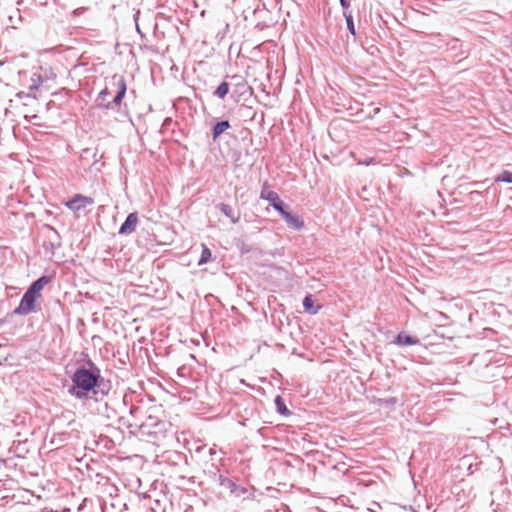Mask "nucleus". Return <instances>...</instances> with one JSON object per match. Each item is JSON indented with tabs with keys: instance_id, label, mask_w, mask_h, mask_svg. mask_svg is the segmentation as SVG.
Masks as SVG:
<instances>
[{
	"instance_id": "nucleus-1",
	"label": "nucleus",
	"mask_w": 512,
	"mask_h": 512,
	"mask_svg": "<svg viewBox=\"0 0 512 512\" xmlns=\"http://www.w3.org/2000/svg\"><path fill=\"white\" fill-rule=\"evenodd\" d=\"M111 390V384L101 375L100 368L88 359L85 364L76 367L71 375L68 394L75 399L102 401Z\"/></svg>"
},
{
	"instance_id": "nucleus-2",
	"label": "nucleus",
	"mask_w": 512,
	"mask_h": 512,
	"mask_svg": "<svg viewBox=\"0 0 512 512\" xmlns=\"http://www.w3.org/2000/svg\"><path fill=\"white\" fill-rule=\"evenodd\" d=\"M112 85L116 88V94L111 100L112 111H117L123 116H128L126 109H122L121 104L127 92V84L125 77L122 75L115 74L111 78ZM126 108V105H124Z\"/></svg>"
},
{
	"instance_id": "nucleus-3",
	"label": "nucleus",
	"mask_w": 512,
	"mask_h": 512,
	"mask_svg": "<svg viewBox=\"0 0 512 512\" xmlns=\"http://www.w3.org/2000/svg\"><path fill=\"white\" fill-rule=\"evenodd\" d=\"M45 231V240L43 242V248L47 254L54 256L57 249L62 246V240L59 232L51 225H43Z\"/></svg>"
},
{
	"instance_id": "nucleus-4",
	"label": "nucleus",
	"mask_w": 512,
	"mask_h": 512,
	"mask_svg": "<svg viewBox=\"0 0 512 512\" xmlns=\"http://www.w3.org/2000/svg\"><path fill=\"white\" fill-rule=\"evenodd\" d=\"M219 486L227 489L231 496L233 497H241L244 496V499L253 500L255 495L253 492H250L246 487L237 484L233 479L224 477L221 479Z\"/></svg>"
},
{
	"instance_id": "nucleus-5",
	"label": "nucleus",
	"mask_w": 512,
	"mask_h": 512,
	"mask_svg": "<svg viewBox=\"0 0 512 512\" xmlns=\"http://www.w3.org/2000/svg\"><path fill=\"white\" fill-rule=\"evenodd\" d=\"M37 297L27 293L23 294L19 305L13 310V315H28L33 312H37L36 301Z\"/></svg>"
},
{
	"instance_id": "nucleus-6",
	"label": "nucleus",
	"mask_w": 512,
	"mask_h": 512,
	"mask_svg": "<svg viewBox=\"0 0 512 512\" xmlns=\"http://www.w3.org/2000/svg\"><path fill=\"white\" fill-rule=\"evenodd\" d=\"M260 198L268 201L269 205L273 207V209L278 213L284 208H287L286 204L280 199L279 195L275 191L268 189L267 182H264L263 184Z\"/></svg>"
},
{
	"instance_id": "nucleus-7",
	"label": "nucleus",
	"mask_w": 512,
	"mask_h": 512,
	"mask_svg": "<svg viewBox=\"0 0 512 512\" xmlns=\"http://www.w3.org/2000/svg\"><path fill=\"white\" fill-rule=\"evenodd\" d=\"M94 203L93 198L84 196L82 194H75L67 203L66 206L71 211L77 212L81 209H84L88 205H92Z\"/></svg>"
},
{
	"instance_id": "nucleus-8",
	"label": "nucleus",
	"mask_w": 512,
	"mask_h": 512,
	"mask_svg": "<svg viewBox=\"0 0 512 512\" xmlns=\"http://www.w3.org/2000/svg\"><path fill=\"white\" fill-rule=\"evenodd\" d=\"M138 213L132 212L128 214L125 221L121 224L118 233L120 235H130L135 232L137 224H138Z\"/></svg>"
},
{
	"instance_id": "nucleus-9",
	"label": "nucleus",
	"mask_w": 512,
	"mask_h": 512,
	"mask_svg": "<svg viewBox=\"0 0 512 512\" xmlns=\"http://www.w3.org/2000/svg\"><path fill=\"white\" fill-rule=\"evenodd\" d=\"M279 214L283 217L286 224L293 228L294 230L300 231L304 228V221L297 215L289 212L287 208H284L279 212Z\"/></svg>"
},
{
	"instance_id": "nucleus-10",
	"label": "nucleus",
	"mask_w": 512,
	"mask_h": 512,
	"mask_svg": "<svg viewBox=\"0 0 512 512\" xmlns=\"http://www.w3.org/2000/svg\"><path fill=\"white\" fill-rule=\"evenodd\" d=\"M51 278L47 275H42L38 279L34 280L28 289L26 290L27 293L39 298L41 296V291L44 288L46 284L50 282Z\"/></svg>"
},
{
	"instance_id": "nucleus-11",
	"label": "nucleus",
	"mask_w": 512,
	"mask_h": 512,
	"mask_svg": "<svg viewBox=\"0 0 512 512\" xmlns=\"http://www.w3.org/2000/svg\"><path fill=\"white\" fill-rule=\"evenodd\" d=\"M110 94L108 87L102 89L95 99V106L102 110H112L111 100L107 99Z\"/></svg>"
},
{
	"instance_id": "nucleus-12",
	"label": "nucleus",
	"mask_w": 512,
	"mask_h": 512,
	"mask_svg": "<svg viewBox=\"0 0 512 512\" xmlns=\"http://www.w3.org/2000/svg\"><path fill=\"white\" fill-rule=\"evenodd\" d=\"M393 344L404 347V346H413L420 343L419 338L415 336H411L406 334L405 332H399L394 340L392 341Z\"/></svg>"
},
{
	"instance_id": "nucleus-13",
	"label": "nucleus",
	"mask_w": 512,
	"mask_h": 512,
	"mask_svg": "<svg viewBox=\"0 0 512 512\" xmlns=\"http://www.w3.org/2000/svg\"><path fill=\"white\" fill-rule=\"evenodd\" d=\"M231 127V124L228 120H220L217 121L211 129L212 133V139L215 141L217 140L222 133H224L226 130H228Z\"/></svg>"
},
{
	"instance_id": "nucleus-14",
	"label": "nucleus",
	"mask_w": 512,
	"mask_h": 512,
	"mask_svg": "<svg viewBox=\"0 0 512 512\" xmlns=\"http://www.w3.org/2000/svg\"><path fill=\"white\" fill-rule=\"evenodd\" d=\"M205 475L212 481L220 484L221 479H224V475L221 473L220 468L215 464H210L204 469Z\"/></svg>"
},
{
	"instance_id": "nucleus-15",
	"label": "nucleus",
	"mask_w": 512,
	"mask_h": 512,
	"mask_svg": "<svg viewBox=\"0 0 512 512\" xmlns=\"http://www.w3.org/2000/svg\"><path fill=\"white\" fill-rule=\"evenodd\" d=\"M232 80L236 81L234 83L233 93L243 95L250 89V87L248 86L247 82L243 79V77L239 75H233Z\"/></svg>"
},
{
	"instance_id": "nucleus-16",
	"label": "nucleus",
	"mask_w": 512,
	"mask_h": 512,
	"mask_svg": "<svg viewBox=\"0 0 512 512\" xmlns=\"http://www.w3.org/2000/svg\"><path fill=\"white\" fill-rule=\"evenodd\" d=\"M217 207L227 218L232 221V223L236 224L239 222V215L235 214L233 208L229 204L219 203Z\"/></svg>"
},
{
	"instance_id": "nucleus-17",
	"label": "nucleus",
	"mask_w": 512,
	"mask_h": 512,
	"mask_svg": "<svg viewBox=\"0 0 512 512\" xmlns=\"http://www.w3.org/2000/svg\"><path fill=\"white\" fill-rule=\"evenodd\" d=\"M302 305L305 311L311 315L317 314L321 308L320 306L314 305V300L311 294H308L304 297Z\"/></svg>"
},
{
	"instance_id": "nucleus-18",
	"label": "nucleus",
	"mask_w": 512,
	"mask_h": 512,
	"mask_svg": "<svg viewBox=\"0 0 512 512\" xmlns=\"http://www.w3.org/2000/svg\"><path fill=\"white\" fill-rule=\"evenodd\" d=\"M230 91V83L223 81L213 92V95L221 100H224Z\"/></svg>"
},
{
	"instance_id": "nucleus-19",
	"label": "nucleus",
	"mask_w": 512,
	"mask_h": 512,
	"mask_svg": "<svg viewBox=\"0 0 512 512\" xmlns=\"http://www.w3.org/2000/svg\"><path fill=\"white\" fill-rule=\"evenodd\" d=\"M343 16L345 18L346 26H347L349 33L353 37H356V29H355V24H354V20H353L351 11H344Z\"/></svg>"
},
{
	"instance_id": "nucleus-20",
	"label": "nucleus",
	"mask_w": 512,
	"mask_h": 512,
	"mask_svg": "<svg viewBox=\"0 0 512 512\" xmlns=\"http://www.w3.org/2000/svg\"><path fill=\"white\" fill-rule=\"evenodd\" d=\"M274 402H275V405H276V408H277V412L280 415L287 416V415L291 414V412L287 408V406L284 403V400H283V398L281 396H276Z\"/></svg>"
},
{
	"instance_id": "nucleus-21",
	"label": "nucleus",
	"mask_w": 512,
	"mask_h": 512,
	"mask_svg": "<svg viewBox=\"0 0 512 512\" xmlns=\"http://www.w3.org/2000/svg\"><path fill=\"white\" fill-rule=\"evenodd\" d=\"M211 259H212V252H211V250L205 244H202V251H201L200 258L198 260V265L206 264Z\"/></svg>"
},
{
	"instance_id": "nucleus-22",
	"label": "nucleus",
	"mask_w": 512,
	"mask_h": 512,
	"mask_svg": "<svg viewBox=\"0 0 512 512\" xmlns=\"http://www.w3.org/2000/svg\"><path fill=\"white\" fill-rule=\"evenodd\" d=\"M42 83H43L42 76L38 73H33L31 76V84L29 86V91L33 92V91L38 90V88L42 85Z\"/></svg>"
},
{
	"instance_id": "nucleus-23",
	"label": "nucleus",
	"mask_w": 512,
	"mask_h": 512,
	"mask_svg": "<svg viewBox=\"0 0 512 512\" xmlns=\"http://www.w3.org/2000/svg\"><path fill=\"white\" fill-rule=\"evenodd\" d=\"M495 181L512 184V172L508 170L502 171L496 176Z\"/></svg>"
},
{
	"instance_id": "nucleus-24",
	"label": "nucleus",
	"mask_w": 512,
	"mask_h": 512,
	"mask_svg": "<svg viewBox=\"0 0 512 512\" xmlns=\"http://www.w3.org/2000/svg\"><path fill=\"white\" fill-rule=\"evenodd\" d=\"M30 3H35L40 6H45L47 4V0H18V2H17L18 5H25V4H30Z\"/></svg>"
},
{
	"instance_id": "nucleus-25",
	"label": "nucleus",
	"mask_w": 512,
	"mask_h": 512,
	"mask_svg": "<svg viewBox=\"0 0 512 512\" xmlns=\"http://www.w3.org/2000/svg\"><path fill=\"white\" fill-rule=\"evenodd\" d=\"M129 413L132 417L136 418L138 414L142 413V409L139 406L131 405Z\"/></svg>"
},
{
	"instance_id": "nucleus-26",
	"label": "nucleus",
	"mask_w": 512,
	"mask_h": 512,
	"mask_svg": "<svg viewBox=\"0 0 512 512\" xmlns=\"http://www.w3.org/2000/svg\"><path fill=\"white\" fill-rule=\"evenodd\" d=\"M86 10H87V8H86V7H79V8H76V9H74V10L71 12V17H72V18L78 17V16L82 15Z\"/></svg>"
},
{
	"instance_id": "nucleus-27",
	"label": "nucleus",
	"mask_w": 512,
	"mask_h": 512,
	"mask_svg": "<svg viewBox=\"0 0 512 512\" xmlns=\"http://www.w3.org/2000/svg\"><path fill=\"white\" fill-rule=\"evenodd\" d=\"M120 421H122V423H123L124 425H126L128 428H131V427H134V426H135V427H138V428H142V427H143V423H140V424H139V423H137V422H135V423H131V422H129L128 420L126 421L124 418H121V419H120Z\"/></svg>"
},
{
	"instance_id": "nucleus-28",
	"label": "nucleus",
	"mask_w": 512,
	"mask_h": 512,
	"mask_svg": "<svg viewBox=\"0 0 512 512\" xmlns=\"http://www.w3.org/2000/svg\"><path fill=\"white\" fill-rule=\"evenodd\" d=\"M340 6L344 11H349L350 8V1L349 0H339Z\"/></svg>"
},
{
	"instance_id": "nucleus-29",
	"label": "nucleus",
	"mask_w": 512,
	"mask_h": 512,
	"mask_svg": "<svg viewBox=\"0 0 512 512\" xmlns=\"http://www.w3.org/2000/svg\"><path fill=\"white\" fill-rule=\"evenodd\" d=\"M215 454H216V445H213V447H211L209 449V455L214 456Z\"/></svg>"
},
{
	"instance_id": "nucleus-30",
	"label": "nucleus",
	"mask_w": 512,
	"mask_h": 512,
	"mask_svg": "<svg viewBox=\"0 0 512 512\" xmlns=\"http://www.w3.org/2000/svg\"><path fill=\"white\" fill-rule=\"evenodd\" d=\"M41 512H59V511L58 510L50 509V510H44V511H41Z\"/></svg>"
},
{
	"instance_id": "nucleus-31",
	"label": "nucleus",
	"mask_w": 512,
	"mask_h": 512,
	"mask_svg": "<svg viewBox=\"0 0 512 512\" xmlns=\"http://www.w3.org/2000/svg\"><path fill=\"white\" fill-rule=\"evenodd\" d=\"M5 320L4 319H0V327L4 324Z\"/></svg>"
},
{
	"instance_id": "nucleus-32",
	"label": "nucleus",
	"mask_w": 512,
	"mask_h": 512,
	"mask_svg": "<svg viewBox=\"0 0 512 512\" xmlns=\"http://www.w3.org/2000/svg\"><path fill=\"white\" fill-rule=\"evenodd\" d=\"M380 111V108H375V113H378Z\"/></svg>"
},
{
	"instance_id": "nucleus-33",
	"label": "nucleus",
	"mask_w": 512,
	"mask_h": 512,
	"mask_svg": "<svg viewBox=\"0 0 512 512\" xmlns=\"http://www.w3.org/2000/svg\"><path fill=\"white\" fill-rule=\"evenodd\" d=\"M136 29L138 32H140L139 26L136 24Z\"/></svg>"
},
{
	"instance_id": "nucleus-34",
	"label": "nucleus",
	"mask_w": 512,
	"mask_h": 512,
	"mask_svg": "<svg viewBox=\"0 0 512 512\" xmlns=\"http://www.w3.org/2000/svg\"><path fill=\"white\" fill-rule=\"evenodd\" d=\"M389 402L390 403H395V399H391Z\"/></svg>"
}]
</instances>
